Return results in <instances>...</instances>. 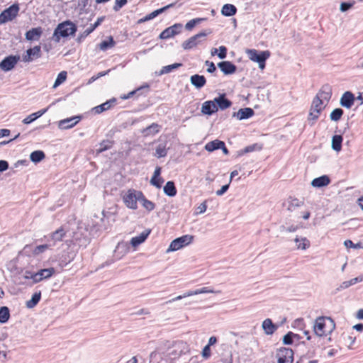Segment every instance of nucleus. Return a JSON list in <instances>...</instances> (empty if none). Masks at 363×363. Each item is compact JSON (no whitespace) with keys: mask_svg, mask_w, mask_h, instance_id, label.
Masks as SVG:
<instances>
[{"mask_svg":"<svg viewBox=\"0 0 363 363\" xmlns=\"http://www.w3.org/2000/svg\"><path fill=\"white\" fill-rule=\"evenodd\" d=\"M335 328L334 320L326 316H320L315 319L313 326L315 333L320 337L330 334Z\"/></svg>","mask_w":363,"mask_h":363,"instance_id":"1","label":"nucleus"},{"mask_svg":"<svg viewBox=\"0 0 363 363\" xmlns=\"http://www.w3.org/2000/svg\"><path fill=\"white\" fill-rule=\"evenodd\" d=\"M77 26L69 20L62 22L57 25L54 30L52 39L59 43L61 38H67L74 35L77 32Z\"/></svg>","mask_w":363,"mask_h":363,"instance_id":"2","label":"nucleus"},{"mask_svg":"<svg viewBox=\"0 0 363 363\" xmlns=\"http://www.w3.org/2000/svg\"><path fill=\"white\" fill-rule=\"evenodd\" d=\"M143 197V193L133 189H128L122 196L123 201L125 206L132 210L138 208V201Z\"/></svg>","mask_w":363,"mask_h":363,"instance_id":"3","label":"nucleus"},{"mask_svg":"<svg viewBox=\"0 0 363 363\" xmlns=\"http://www.w3.org/2000/svg\"><path fill=\"white\" fill-rule=\"evenodd\" d=\"M327 104H325L323 99H319V98L315 96L313 99L311 105L310 106L308 120L309 121H317L320 117L322 111L326 107Z\"/></svg>","mask_w":363,"mask_h":363,"instance_id":"4","label":"nucleus"},{"mask_svg":"<svg viewBox=\"0 0 363 363\" xmlns=\"http://www.w3.org/2000/svg\"><path fill=\"white\" fill-rule=\"evenodd\" d=\"M194 240L191 235H184L172 240L167 250V252L177 251L189 244Z\"/></svg>","mask_w":363,"mask_h":363,"instance_id":"5","label":"nucleus"},{"mask_svg":"<svg viewBox=\"0 0 363 363\" xmlns=\"http://www.w3.org/2000/svg\"><path fill=\"white\" fill-rule=\"evenodd\" d=\"M211 33V32L210 30L208 32H200L199 33L185 40L182 44V48L184 50H191L196 48L198 45L201 44L203 40H205V38Z\"/></svg>","mask_w":363,"mask_h":363,"instance_id":"6","label":"nucleus"},{"mask_svg":"<svg viewBox=\"0 0 363 363\" xmlns=\"http://www.w3.org/2000/svg\"><path fill=\"white\" fill-rule=\"evenodd\" d=\"M18 4H13L0 13V24L13 21L19 12Z\"/></svg>","mask_w":363,"mask_h":363,"instance_id":"7","label":"nucleus"},{"mask_svg":"<svg viewBox=\"0 0 363 363\" xmlns=\"http://www.w3.org/2000/svg\"><path fill=\"white\" fill-rule=\"evenodd\" d=\"M245 52L251 61L257 63L266 61L271 55L269 50L259 52L255 49H247Z\"/></svg>","mask_w":363,"mask_h":363,"instance_id":"8","label":"nucleus"},{"mask_svg":"<svg viewBox=\"0 0 363 363\" xmlns=\"http://www.w3.org/2000/svg\"><path fill=\"white\" fill-rule=\"evenodd\" d=\"M55 273L53 267L43 269L35 273H33L30 277L26 276V279H31L34 283H38L44 279H49Z\"/></svg>","mask_w":363,"mask_h":363,"instance_id":"9","label":"nucleus"},{"mask_svg":"<svg viewBox=\"0 0 363 363\" xmlns=\"http://www.w3.org/2000/svg\"><path fill=\"white\" fill-rule=\"evenodd\" d=\"M278 363H292L294 361V352L291 349L281 347L277 352Z\"/></svg>","mask_w":363,"mask_h":363,"instance_id":"10","label":"nucleus"},{"mask_svg":"<svg viewBox=\"0 0 363 363\" xmlns=\"http://www.w3.org/2000/svg\"><path fill=\"white\" fill-rule=\"evenodd\" d=\"M20 59L19 55H9L0 62V68L4 72L10 71L15 67Z\"/></svg>","mask_w":363,"mask_h":363,"instance_id":"11","label":"nucleus"},{"mask_svg":"<svg viewBox=\"0 0 363 363\" xmlns=\"http://www.w3.org/2000/svg\"><path fill=\"white\" fill-rule=\"evenodd\" d=\"M182 25L176 23L164 29L160 35L161 39H168L174 37L181 32Z\"/></svg>","mask_w":363,"mask_h":363,"instance_id":"12","label":"nucleus"},{"mask_svg":"<svg viewBox=\"0 0 363 363\" xmlns=\"http://www.w3.org/2000/svg\"><path fill=\"white\" fill-rule=\"evenodd\" d=\"M332 96V87L329 84H324L321 86L315 97L323 99L325 104H328Z\"/></svg>","mask_w":363,"mask_h":363,"instance_id":"13","label":"nucleus"},{"mask_svg":"<svg viewBox=\"0 0 363 363\" xmlns=\"http://www.w3.org/2000/svg\"><path fill=\"white\" fill-rule=\"evenodd\" d=\"M41 56V48L40 45H36L33 48L27 50L26 54L23 55V61L28 62L34 58H38Z\"/></svg>","mask_w":363,"mask_h":363,"instance_id":"14","label":"nucleus"},{"mask_svg":"<svg viewBox=\"0 0 363 363\" xmlns=\"http://www.w3.org/2000/svg\"><path fill=\"white\" fill-rule=\"evenodd\" d=\"M174 6V4H168L162 8L157 9V10L152 11V13H149L148 15L145 16V17L139 19L138 21V23L140 24L145 21H150V20L155 18L156 16H157L159 14L167 11L168 9L173 7Z\"/></svg>","mask_w":363,"mask_h":363,"instance_id":"15","label":"nucleus"},{"mask_svg":"<svg viewBox=\"0 0 363 363\" xmlns=\"http://www.w3.org/2000/svg\"><path fill=\"white\" fill-rule=\"evenodd\" d=\"M354 100V95L350 91H346L340 99V104L343 107L350 108L353 106Z\"/></svg>","mask_w":363,"mask_h":363,"instance_id":"16","label":"nucleus"},{"mask_svg":"<svg viewBox=\"0 0 363 363\" xmlns=\"http://www.w3.org/2000/svg\"><path fill=\"white\" fill-rule=\"evenodd\" d=\"M218 66L225 74H234L237 70V67L230 61L220 62Z\"/></svg>","mask_w":363,"mask_h":363,"instance_id":"17","label":"nucleus"},{"mask_svg":"<svg viewBox=\"0 0 363 363\" xmlns=\"http://www.w3.org/2000/svg\"><path fill=\"white\" fill-rule=\"evenodd\" d=\"M116 103V99L113 98L105 103L93 108L92 111L96 114H100L105 111L109 110Z\"/></svg>","mask_w":363,"mask_h":363,"instance_id":"18","label":"nucleus"},{"mask_svg":"<svg viewBox=\"0 0 363 363\" xmlns=\"http://www.w3.org/2000/svg\"><path fill=\"white\" fill-rule=\"evenodd\" d=\"M218 109L215 100L205 101L201 107L202 113L206 115H211L218 111Z\"/></svg>","mask_w":363,"mask_h":363,"instance_id":"19","label":"nucleus"},{"mask_svg":"<svg viewBox=\"0 0 363 363\" xmlns=\"http://www.w3.org/2000/svg\"><path fill=\"white\" fill-rule=\"evenodd\" d=\"M43 34V28L41 27H37L31 28L28 30L25 35L26 39L30 41L38 40Z\"/></svg>","mask_w":363,"mask_h":363,"instance_id":"20","label":"nucleus"},{"mask_svg":"<svg viewBox=\"0 0 363 363\" xmlns=\"http://www.w3.org/2000/svg\"><path fill=\"white\" fill-rule=\"evenodd\" d=\"M214 100L218 108L219 107L222 110L226 109L232 105V102L225 97V94L220 95Z\"/></svg>","mask_w":363,"mask_h":363,"instance_id":"21","label":"nucleus"},{"mask_svg":"<svg viewBox=\"0 0 363 363\" xmlns=\"http://www.w3.org/2000/svg\"><path fill=\"white\" fill-rule=\"evenodd\" d=\"M150 233V230H148L147 231H144V232L141 233L138 236L132 238V239L130 240V244L133 247L138 246L139 245H140L141 243L145 242V240L147 238Z\"/></svg>","mask_w":363,"mask_h":363,"instance_id":"22","label":"nucleus"},{"mask_svg":"<svg viewBox=\"0 0 363 363\" xmlns=\"http://www.w3.org/2000/svg\"><path fill=\"white\" fill-rule=\"evenodd\" d=\"M80 121V117H72L60 121V126L65 129L74 127Z\"/></svg>","mask_w":363,"mask_h":363,"instance_id":"23","label":"nucleus"},{"mask_svg":"<svg viewBox=\"0 0 363 363\" xmlns=\"http://www.w3.org/2000/svg\"><path fill=\"white\" fill-rule=\"evenodd\" d=\"M330 183V179L328 176L323 175L318 178L314 179L311 184L314 187H323L328 186Z\"/></svg>","mask_w":363,"mask_h":363,"instance_id":"24","label":"nucleus"},{"mask_svg":"<svg viewBox=\"0 0 363 363\" xmlns=\"http://www.w3.org/2000/svg\"><path fill=\"white\" fill-rule=\"evenodd\" d=\"M254 111L250 108H240L237 113H234L233 116H236L239 120L249 118L252 116Z\"/></svg>","mask_w":363,"mask_h":363,"instance_id":"25","label":"nucleus"},{"mask_svg":"<svg viewBox=\"0 0 363 363\" xmlns=\"http://www.w3.org/2000/svg\"><path fill=\"white\" fill-rule=\"evenodd\" d=\"M48 108L41 109L35 113H31L23 120L24 124H29L45 113Z\"/></svg>","mask_w":363,"mask_h":363,"instance_id":"26","label":"nucleus"},{"mask_svg":"<svg viewBox=\"0 0 363 363\" xmlns=\"http://www.w3.org/2000/svg\"><path fill=\"white\" fill-rule=\"evenodd\" d=\"M190 79L191 84L199 89L203 87L206 83V79L203 75L194 74L191 77Z\"/></svg>","mask_w":363,"mask_h":363,"instance_id":"27","label":"nucleus"},{"mask_svg":"<svg viewBox=\"0 0 363 363\" xmlns=\"http://www.w3.org/2000/svg\"><path fill=\"white\" fill-rule=\"evenodd\" d=\"M262 328L267 335H272L277 330V326L271 319L267 318L262 323Z\"/></svg>","mask_w":363,"mask_h":363,"instance_id":"28","label":"nucleus"},{"mask_svg":"<svg viewBox=\"0 0 363 363\" xmlns=\"http://www.w3.org/2000/svg\"><path fill=\"white\" fill-rule=\"evenodd\" d=\"M161 126L156 123H153L146 128L143 130V133L145 136L154 135L158 133L160 131Z\"/></svg>","mask_w":363,"mask_h":363,"instance_id":"29","label":"nucleus"},{"mask_svg":"<svg viewBox=\"0 0 363 363\" xmlns=\"http://www.w3.org/2000/svg\"><path fill=\"white\" fill-rule=\"evenodd\" d=\"M223 145L224 142L219 140H214L206 144L205 150H207L208 152H213L214 150L220 149V147H221Z\"/></svg>","mask_w":363,"mask_h":363,"instance_id":"30","label":"nucleus"},{"mask_svg":"<svg viewBox=\"0 0 363 363\" xmlns=\"http://www.w3.org/2000/svg\"><path fill=\"white\" fill-rule=\"evenodd\" d=\"M66 235V232L63 227H60L55 231L51 233L50 238L54 242H60Z\"/></svg>","mask_w":363,"mask_h":363,"instance_id":"31","label":"nucleus"},{"mask_svg":"<svg viewBox=\"0 0 363 363\" xmlns=\"http://www.w3.org/2000/svg\"><path fill=\"white\" fill-rule=\"evenodd\" d=\"M294 241L296 242V247L298 250H305L308 249L311 245L310 241L306 238L296 237L294 239Z\"/></svg>","mask_w":363,"mask_h":363,"instance_id":"32","label":"nucleus"},{"mask_svg":"<svg viewBox=\"0 0 363 363\" xmlns=\"http://www.w3.org/2000/svg\"><path fill=\"white\" fill-rule=\"evenodd\" d=\"M237 9L233 4H225L221 9V13L223 15L225 16H231L236 13Z\"/></svg>","mask_w":363,"mask_h":363,"instance_id":"33","label":"nucleus"},{"mask_svg":"<svg viewBox=\"0 0 363 363\" xmlns=\"http://www.w3.org/2000/svg\"><path fill=\"white\" fill-rule=\"evenodd\" d=\"M164 192L169 196H174L177 192L174 183L172 181L167 182L164 186Z\"/></svg>","mask_w":363,"mask_h":363,"instance_id":"34","label":"nucleus"},{"mask_svg":"<svg viewBox=\"0 0 363 363\" xmlns=\"http://www.w3.org/2000/svg\"><path fill=\"white\" fill-rule=\"evenodd\" d=\"M343 138L340 135H335L332 138V147L334 150L339 152L342 149Z\"/></svg>","mask_w":363,"mask_h":363,"instance_id":"35","label":"nucleus"},{"mask_svg":"<svg viewBox=\"0 0 363 363\" xmlns=\"http://www.w3.org/2000/svg\"><path fill=\"white\" fill-rule=\"evenodd\" d=\"M303 204V201H301L297 198H290L287 209L289 211H294L296 208L301 207Z\"/></svg>","mask_w":363,"mask_h":363,"instance_id":"36","label":"nucleus"},{"mask_svg":"<svg viewBox=\"0 0 363 363\" xmlns=\"http://www.w3.org/2000/svg\"><path fill=\"white\" fill-rule=\"evenodd\" d=\"M40 298H41V292L39 291V292L35 293L32 296L31 299L26 302V306L28 308H32L35 307L38 303Z\"/></svg>","mask_w":363,"mask_h":363,"instance_id":"37","label":"nucleus"},{"mask_svg":"<svg viewBox=\"0 0 363 363\" xmlns=\"http://www.w3.org/2000/svg\"><path fill=\"white\" fill-rule=\"evenodd\" d=\"M140 201L143 208L147 211H152L155 208V204L152 201L148 200L144 195L143 197L140 198Z\"/></svg>","mask_w":363,"mask_h":363,"instance_id":"38","label":"nucleus"},{"mask_svg":"<svg viewBox=\"0 0 363 363\" xmlns=\"http://www.w3.org/2000/svg\"><path fill=\"white\" fill-rule=\"evenodd\" d=\"M10 318L9 309L6 306H2L0 308V323H6Z\"/></svg>","mask_w":363,"mask_h":363,"instance_id":"39","label":"nucleus"},{"mask_svg":"<svg viewBox=\"0 0 363 363\" xmlns=\"http://www.w3.org/2000/svg\"><path fill=\"white\" fill-rule=\"evenodd\" d=\"M113 141L104 140L99 144V148L97 150V153H101L112 147Z\"/></svg>","mask_w":363,"mask_h":363,"instance_id":"40","label":"nucleus"},{"mask_svg":"<svg viewBox=\"0 0 363 363\" xmlns=\"http://www.w3.org/2000/svg\"><path fill=\"white\" fill-rule=\"evenodd\" d=\"M30 158L33 162H39L45 158V153L41 150H36L30 154Z\"/></svg>","mask_w":363,"mask_h":363,"instance_id":"41","label":"nucleus"},{"mask_svg":"<svg viewBox=\"0 0 363 363\" xmlns=\"http://www.w3.org/2000/svg\"><path fill=\"white\" fill-rule=\"evenodd\" d=\"M344 113V111L340 108H335L330 115V118L333 121H338L341 119Z\"/></svg>","mask_w":363,"mask_h":363,"instance_id":"42","label":"nucleus"},{"mask_svg":"<svg viewBox=\"0 0 363 363\" xmlns=\"http://www.w3.org/2000/svg\"><path fill=\"white\" fill-rule=\"evenodd\" d=\"M116 43L113 37L110 36L107 40H104L99 44V48L102 50L114 47Z\"/></svg>","mask_w":363,"mask_h":363,"instance_id":"43","label":"nucleus"},{"mask_svg":"<svg viewBox=\"0 0 363 363\" xmlns=\"http://www.w3.org/2000/svg\"><path fill=\"white\" fill-rule=\"evenodd\" d=\"M216 291L213 289H211L208 287H203L201 289H196L195 291H188L187 295L194 296V295H198V294H213Z\"/></svg>","mask_w":363,"mask_h":363,"instance_id":"44","label":"nucleus"},{"mask_svg":"<svg viewBox=\"0 0 363 363\" xmlns=\"http://www.w3.org/2000/svg\"><path fill=\"white\" fill-rule=\"evenodd\" d=\"M67 72L62 71L61 72H60L57 77V79H55L54 84H53V88L57 87L61 84H62L64 82H65V80L67 79Z\"/></svg>","mask_w":363,"mask_h":363,"instance_id":"45","label":"nucleus"},{"mask_svg":"<svg viewBox=\"0 0 363 363\" xmlns=\"http://www.w3.org/2000/svg\"><path fill=\"white\" fill-rule=\"evenodd\" d=\"M167 154V149L166 147V145L164 144L159 145L155 150V155L157 157H164Z\"/></svg>","mask_w":363,"mask_h":363,"instance_id":"46","label":"nucleus"},{"mask_svg":"<svg viewBox=\"0 0 363 363\" xmlns=\"http://www.w3.org/2000/svg\"><path fill=\"white\" fill-rule=\"evenodd\" d=\"M144 88H146V89H149L150 88V86L146 84L145 85H143L141 86H140L139 88L136 89L135 90H133L132 91H130L129 93H128L127 94H124L123 96H121V99H123V100H125V99H130V97H132L134 94H135L136 93L139 92L141 89H144Z\"/></svg>","mask_w":363,"mask_h":363,"instance_id":"47","label":"nucleus"},{"mask_svg":"<svg viewBox=\"0 0 363 363\" xmlns=\"http://www.w3.org/2000/svg\"><path fill=\"white\" fill-rule=\"evenodd\" d=\"M49 247L48 245H40L35 247V249L33 251V255H38L41 253H43L45 252Z\"/></svg>","mask_w":363,"mask_h":363,"instance_id":"48","label":"nucleus"},{"mask_svg":"<svg viewBox=\"0 0 363 363\" xmlns=\"http://www.w3.org/2000/svg\"><path fill=\"white\" fill-rule=\"evenodd\" d=\"M295 336L292 332H289L283 337V342L284 345H291L293 343V337Z\"/></svg>","mask_w":363,"mask_h":363,"instance_id":"49","label":"nucleus"},{"mask_svg":"<svg viewBox=\"0 0 363 363\" xmlns=\"http://www.w3.org/2000/svg\"><path fill=\"white\" fill-rule=\"evenodd\" d=\"M202 21L201 18H194V19H192L191 21H189V22L186 23V26H185V28L186 30H192L196 23L201 22Z\"/></svg>","mask_w":363,"mask_h":363,"instance_id":"50","label":"nucleus"},{"mask_svg":"<svg viewBox=\"0 0 363 363\" xmlns=\"http://www.w3.org/2000/svg\"><path fill=\"white\" fill-rule=\"evenodd\" d=\"M262 145H258V144H253L252 145H249V146L246 147L243 150V152L247 153V152H252L255 150H262Z\"/></svg>","mask_w":363,"mask_h":363,"instance_id":"51","label":"nucleus"},{"mask_svg":"<svg viewBox=\"0 0 363 363\" xmlns=\"http://www.w3.org/2000/svg\"><path fill=\"white\" fill-rule=\"evenodd\" d=\"M127 0H115L113 10L116 11H119L123 6L127 4Z\"/></svg>","mask_w":363,"mask_h":363,"instance_id":"52","label":"nucleus"},{"mask_svg":"<svg viewBox=\"0 0 363 363\" xmlns=\"http://www.w3.org/2000/svg\"><path fill=\"white\" fill-rule=\"evenodd\" d=\"M160 172H161V168L159 167H157L155 170L154 175L150 180V183L155 186H159V184H157V182H155V177H160Z\"/></svg>","mask_w":363,"mask_h":363,"instance_id":"53","label":"nucleus"},{"mask_svg":"<svg viewBox=\"0 0 363 363\" xmlns=\"http://www.w3.org/2000/svg\"><path fill=\"white\" fill-rule=\"evenodd\" d=\"M211 355V351L209 345H206L202 350V357L204 359H208Z\"/></svg>","mask_w":363,"mask_h":363,"instance_id":"54","label":"nucleus"},{"mask_svg":"<svg viewBox=\"0 0 363 363\" xmlns=\"http://www.w3.org/2000/svg\"><path fill=\"white\" fill-rule=\"evenodd\" d=\"M353 4H354L353 3L342 2L340 4V11L342 12L346 11L349 10L350 9H351L353 6Z\"/></svg>","mask_w":363,"mask_h":363,"instance_id":"55","label":"nucleus"},{"mask_svg":"<svg viewBox=\"0 0 363 363\" xmlns=\"http://www.w3.org/2000/svg\"><path fill=\"white\" fill-rule=\"evenodd\" d=\"M205 64L208 66L207 72L209 73H213L216 70V67L213 62L206 60Z\"/></svg>","mask_w":363,"mask_h":363,"instance_id":"56","label":"nucleus"},{"mask_svg":"<svg viewBox=\"0 0 363 363\" xmlns=\"http://www.w3.org/2000/svg\"><path fill=\"white\" fill-rule=\"evenodd\" d=\"M181 66H182L181 63H174V64L164 67V69L165 72H169L172 70L177 69Z\"/></svg>","mask_w":363,"mask_h":363,"instance_id":"57","label":"nucleus"},{"mask_svg":"<svg viewBox=\"0 0 363 363\" xmlns=\"http://www.w3.org/2000/svg\"><path fill=\"white\" fill-rule=\"evenodd\" d=\"M219 53L218 54V57L220 58V59H224L226 57V55H227V49L225 46H220L219 48Z\"/></svg>","mask_w":363,"mask_h":363,"instance_id":"58","label":"nucleus"},{"mask_svg":"<svg viewBox=\"0 0 363 363\" xmlns=\"http://www.w3.org/2000/svg\"><path fill=\"white\" fill-rule=\"evenodd\" d=\"M207 209V204L206 201H204L203 203H201L198 207V213H204Z\"/></svg>","mask_w":363,"mask_h":363,"instance_id":"59","label":"nucleus"},{"mask_svg":"<svg viewBox=\"0 0 363 363\" xmlns=\"http://www.w3.org/2000/svg\"><path fill=\"white\" fill-rule=\"evenodd\" d=\"M96 28H94L93 26L91 25L89 28H87L82 34V37H86L89 34H91Z\"/></svg>","mask_w":363,"mask_h":363,"instance_id":"60","label":"nucleus"},{"mask_svg":"<svg viewBox=\"0 0 363 363\" xmlns=\"http://www.w3.org/2000/svg\"><path fill=\"white\" fill-rule=\"evenodd\" d=\"M9 168V164L5 160H0V172H4Z\"/></svg>","mask_w":363,"mask_h":363,"instance_id":"61","label":"nucleus"},{"mask_svg":"<svg viewBox=\"0 0 363 363\" xmlns=\"http://www.w3.org/2000/svg\"><path fill=\"white\" fill-rule=\"evenodd\" d=\"M187 294H188V292L184 293L183 295L178 296L172 298V300L169 301L168 302L171 303V302H174V301H176L181 300V299H182L184 298H186V297L191 296V295H187Z\"/></svg>","mask_w":363,"mask_h":363,"instance_id":"62","label":"nucleus"},{"mask_svg":"<svg viewBox=\"0 0 363 363\" xmlns=\"http://www.w3.org/2000/svg\"><path fill=\"white\" fill-rule=\"evenodd\" d=\"M228 187H229L228 184L223 185L220 189H219L216 191V194L218 196L223 194L228 189Z\"/></svg>","mask_w":363,"mask_h":363,"instance_id":"63","label":"nucleus"},{"mask_svg":"<svg viewBox=\"0 0 363 363\" xmlns=\"http://www.w3.org/2000/svg\"><path fill=\"white\" fill-rule=\"evenodd\" d=\"M104 19L105 16H101L98 18L94 24H91L94 28H96L99 25H101V23L104 21Z\"/></svg>","mask_w":363,"mask_h":363,"instance_id":"64","label":"nucleus"}]
</instances>
